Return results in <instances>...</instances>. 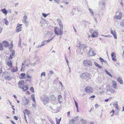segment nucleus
Wrapping results in <instances>:
<instances>
[{"mask_svg":"<svg viewBox=\"0 0 124 124\" xmlns=\"http://www.w3.org/2000/svg\"><path fill=\"white\" fill-rule=\"evenodd\" d=\"M63 30L59 28L58 27H55L54 28V32L55 33L58 35H60L59 38H62V36L63 33Z\"/></svg>","mask_w":124,"mask_h":124,"instance_id":"nucleus-1","label":"nucleus"},{"mask_svg":"<svg viewBox=\"0 0 124 124\" xmlns=\"http://www.w3.org/2000/svg\"><path fill=\"white\" fill-rule=\"evenodd\" d=\"M122 13L120 9H117L114 17V18L118 20L122 18Z\"/></svg>","mask_w":124,"mask_h":124,"instance_id":"nucleus-2","label":"nucleus"},{"mask_svg":"<svg viewBox=\"0 0 124 124\" xmlns=\"http://www.w3.org/2000/svg\"><path fill=\"white\" fill-rule=\"evenodd\" d=\"M80 77L82 79H88L90 78V74L87 72L84 73L81 75Z\"/></svg>","mask_w":124,"mask_h":124,"instance_id":"nucleus-3","label":"nucleus"},{"mask_svg":"<svg viewBox=\"0 0 124 124\" xmlns=\"http://www.w3.org/2000/svg\"><path fill=\"white\" fill-rule=\"evenodd\" d=\"M84 65L86 67L92 66L93 64L90 60H84L83 61Z\"/></svg>","mask_w":124,"mask_h":124,"instance_id":"nucleus-4","label":"nucleus"},{"mask_svg":"<svg viewBox=\"0 0 124 124\" xmlns=\"http://www.w3.org/2000/svg\"><path fill=\"white\" fill-rule=\"evenodd\" d=\"M5 75V78L8 80H10L11 79V78L10 77L11 75L7 71L5 72L4 73L3 75Z\"/></svg>","mask_w":124,"mask_h":124,"instance_id":"nucleus-5","label":"nucleus"},{"mask_svg":"<svg viewBox=\"0 0 124 124\" xmlns=\"http://www.w3.org/2000/svg\"><path fill=\"white\" fill-rule=\"evenodd\" d=\"M42 100L44 104L46 105L49 102V99L47 96H45L43 98Z\"/></svg>","mask_w":124,"mask_h":124,"instance_id":"nucleus-6","label":"nucleus"},{"mask_svg":"<svg viewBox=\"0 0 124 124\" xmlns=\"http://www.w3.org/2000/svg\"><path fill=\"white\" fill-rule=\"evenodd\" d=\"M85 92L88 93H91L93 92V90L92 88L90 87L87 86L85 89Z\"/></svg>","mask_w":124,"mask_h":124,"instance_id":"nucleus-7","label":"nucleus"},{"mask_svg":"<svg viewBox=\"0 0 124 124\" xmlns=\"http://www.w3.org/2000/svg\"><path fill=\"white\" fill-rule=\"evenodd\" d=\"M99 3V7L103 10V8H105V2L104 1H100Z\"/></svg>","mask_w":124,"mask_h":124,"instance_id":"nucleus-8","label":"nucleus"},{"mask_svg":"<svg viewBox=\"0 0 124 124\" xmlns=\"http://www.w3.org/2000/svg\"><path fill=\"white\" fill-rule=\"evenodd\" d=\"M18 84L19 87L22 88L24 86V81L23 80L20 81L18 82Z\"/></svg>","mask_w":124,"mask_h":124,"instance_id":"nucleus-9","label":"nucleus"},{"mask_svg":"<svg viewBox=\"0 0 124 124\" xmlns=\"http://www.w3.org/2000/svg\"><path fill=\"white\" fill-rule=\"evenodd\" d=\"M29 102V101L27 99L25 98V100H23L22 104L25 106H27L28 105Z\"/></svg>","mask_w":124,"mask_h":124,"instance_id":"nucleus-10","label":"nucleus"},{"mask_svg":"<svg viewBox=\"0 0 124 124\" xmlns=\"http://www.w3.org/2000/svg\"><path fill=\"white\" fill-rule=\"evenodd\" d=\"M22 25V24L18 23L17 24L16 28V31L17 32H19L22 30V28L21 26Z\"/></svg>","mask_w":124,"mask_h":124,"instance_id":"nucleus-11","label":"nucleus"},{"mask_svg":"<svg viewBox=\"0 0 124 124\" xmlns=\"http://www.w3.org/2000/svg\"><path fill=\"white\" fill-rule=\"evenodd\" d=\"M111 32L112 34L113 35L114 38L115 39H117V36L116 35V32L115 30H111Z\"/></svg>","mask_w":124,"mask_h":124,"instance_id":"nucleus-12","label":"nucleus"},{"mask_svg":"<svg viewBox=\"0 0 124 124\" xmlns=\"http://www.w3.org/2000/svg\"><path fill=\"white\" fill-rule=\"evenodd\" d=\"M98 35V32L97 31H94L93 33L92 34L91 37L94 38L97 37Z\"/></svg>","mask_w":124,"mask_h":124,"instance_id":"nucleus-13","label":"nucleus"},{"mask_svg":"<svg viewBox=\"0 0 124 124\" xmlns=\"http://www.w3.org/2000/svg\"><path fill=\"white\" fill-rule=\"evenodd\" d=\"M111 56L112 57V60L115 62H116V59L115 58L116 56L115 53L114 52H112L111 54Z\"/></svg>","mask_w":124,"mask_h":124,"instance_id":"nucleus-14","label":"nucleus"},{"mask_svg":"<svg viewBox=\"0 0 124 124\" xmlns=\"http://www.w3.org/2000/svg\"><path fill=\"white\" fill-rule=\"evenodd\" d=\"M54 72L52 70L49 71L48 73L49 79L52 76V75H54Z\"/></svg>","mask_w":124,"mask_h":124,"instance_id":"nucleus-15","label":"nucleus"},{"mask_svg":"<svg viewBox=\"0 0 124 124\" xmlns=\"http://www.w3.org/2000/svg\"><path fill=\"white\" fill-rule=\"evenodd\" d=\"M27 18V17L25 15V16L23 17V22L25 24H27L28 23V22L26 21Z\"/></svg>","mask_w":124,"mask_h":124,"instance_id":"nucleus-16","label":"nucleus"},{"mask_svg":"<svg viewBox=\"0 0 124 124\" xmlns=\"http://www.w3.org/2000/svg\"><path fill=\"white\" fill-rule=\"evenodd\" d=\"M26 77V75L24 73H21L19 76V78L20 79H23Z\"/></svg>","mask_w":124,"mask_h":124,"instance_id":"nucleus-17","label":"nucleus"},{"mask_svg":"<svg viewBox=\"0 0 124 124\" xmlns=\"http://www.w3.org/2000/svg\"><path fill=\"white\" fill-rule=\"evenodd\" d=\"M7 64L10 68H11L13 66L12 63L10 60L7 62Z\"/></svg>","mask_w":124,"mask_h":124,"instance_id":"nucleus-18","label":"nucleus"},{"mask_svg":"<svg viewBox=\"0 0 124 124\" xmlns=\"http://www.w3.org/2000/svg\"><path fill=\"white\" fill-rule=\"evenodd\" d=\"M18 70L17 67L15 66L12 69H11V72H15L17 71Z\"/></svg>","mask_w":124,"mask_h":124,"instance_id":"nucleus-19","label":"nucleus"},{"mask_svg":"<svg viewBox=\"0 0 124 124\" xmlns=\"http://www.w3.org/2000/svg\"><path fill=\"white\" fill-rule=\"evenodd\" d=\"M117 80L120 84H123V81L122 80V77H119L117 78Z\"/></svg>","mask_w":124,"mask_h":124,"instance_id":"nucleus-20","label":"nucleus"},{"mask_svg":"<svg viewBox=\"0 0 124 124\" xmlns=\"http://www.w3.org/2000/svg\"><path fill=\"white\" fill-rule=\"evenodd\" d=\"M2 43L4 45V46L5 47H8L9 46V44L8 42L6 41H3Z\"/></svg>","mask_w":124,"mask_h":124,"instance_id":"nucleus-21","label":"nucleus"},{"mask_svg":"<svg viewBox=\"0 0 124 124\" xmlns=\"http://www.w3.org/2000/svg\"><path fill=\"white\" fill-rule=\"evenodd\" d=\"M112 86L113 87L115 88L116 89L117 87V84L116 82L115 81H113L112 82Z\"/></svg>","mask_w":124,"mask_h":124,"instance_id":"nucleus-22","label":"nucleus"},{"mask_svg":"<svg viewBox=\"0 0 124 124\" xmlns=\"http://www.w3.org/2000/svg\"><path fill=\"white\" fill-rule=\"evenodd\" d=\"M88 54L91 56H94L95 55V53L93 51H92L91 50H89L88 52Z\"/></svg>","mask_w":124,"mask_h":124,"instance_id":"nucleus-23","label":"nucleus"},{"mask_svg":"<svg viewBox=\"0 0 124 124\" xmlns=\"http://www.w3.org/2000/svg\"><path fill=\"white\" fill-rule=\"evenodd\" d=\"M58 100L60 103L62 102V96L60 95H59L58 96Z\"/></svg>","mask_w":124,"mask_h":124,"instance_id":"nucleus-24","label":"nucleus"},{"mask_svg":"<svg viewBox=\"0 0 124 124\" xmlns=\"http://www.w3.org/2000/svg\"><path fill=\"white\" fill-rule=\"evenodd\" d=\"M1 10L5 15H6L8 12L5 8L2 9Z\"/></svg>","mask_w":124,"mask_h":124,"instance_id":"nucleus-25","label":"nucleus"},{"mask_svg":"<svg viewBox=\"0 0 124 124\" xmlns=\"http://www.w3.org/2000/svg\"><path fill=\"white\" fill-rule=\"evenodd\" d=\"M79 47L80 49H82L86 47V45L84 44H80L79 46Z\"/></svg>","mask_w":124,"mask_h":124,"instance_id":"nucleus-26","label":"nucleus"},{"mask_svg":"<svg viewBox=\"0 0 124 124\" xmlns=\"http://www.w3.org/2000/svg\"><path fill=\"white\" fill-rule=\"evenodd\" d=\"M15 51H12V54H11L10 56V59H12L13 58V56L14 54Z\"/></svg>","mask_w":124,"mask_h":124,"instance_id":"nucleus-27","label":"nucleus"},{"mask_svg":"<svg viewBox=\"0 0 124 124\" xmlns=\"http://www.w3.org/2000/svg\"><path fill=\"white\" fill-rule=\"evenodd\" d=\"M94 64L95 66L98 68L99 69H101L102 68L101 66H100L96 62H95L94 63Z\"/></svg>","mask_w":124,"mask_h":124,"instance_id":"nucleus-28","label":"nucleus"},{"mask_svg":"<svg viewBox=\"0 0 124 124\" xmlns=\"http://www.w3.org/2000/svg\"><path fill=\"white\" fill-rule=\"evenodd\" d=\"M22 89H23V91H25L28 90V87L27 86H24L22 87Z\"/></svg>","mask_w":124,"mask_h":124,"instance_id":"nucleus-29","label":"nucleus"},{"mask_svg":"<svg viewBox=\"0 0 124 124\" xmlns=\"http://www.w3.org/2000/svg\"><path fill=\"white\" fill-rule=\"evenodd\" d=\"M119 2L122 6L124 5V0H119Z\"/></svg>","mask_w":124,"mask_h":124,"instance_id":"nucleus-30","label":"nucleus"},{"mask_svg":"<svg viewBox=\"0 0 124 124\" xmlns=\"http://www.w3.org/2000/svg\"><path fill=\"white\" fill-rule=\"evenodd\" d=\"M23 111H24L25 114L27 115H29L30 114V111L27 109H25Z\"/></svg>","mask_w":124,"mask_h":124,"instance_id":"nucleus-31","label":"nucleus"},{"mask_svg":"<svg viewBox=\"0 0 124 124\" xmlns=\"http://www.w3.org/2000/svg\"><path fill=\"white\" fill-rule=\"evenodd\" d=\"M75 119H72L70 121V124H75Z\"/></svg>","mask_w":124,"mask_h":124,"instance_id":"nucleus-32","label":"nucleus"},{"mask_svg":"<svg viewBox=\"0 0 124 124\" xmlns=\"http://www.w3.org/2000/svg\"><path fill=\"white\" fill-rule=\"evenodd\" d=\"M20 38V40L19 41V42H18V47H20V48H21V47H22L21 43V39H20V38Z\"/></svg>","mask_w":124,"mask_h":124,"instance_id":"nucleus-33","label":"nucleus"},{"mask_svg":"<svg viewBox=\"0 0 124 124\" xmlns=\"http://www.w3.org/2000/svg\"><path fill=\"white\" fill-rule=\"evenodd\" d=\"M61 118H60V119H58L56 118V124H59L60 122L61 121Z\"/></svg>","mask_w":124,"mask_h":124,"instance_id":"nucleus-34","label":"nucleus"},{"mask_svg":"<svg viewBox=\"0 0 124 124\" xmlns=\"http://www.w3.org/2000/svg\"><path fill=\"white\" fill-rule=\"evenodd\" d=\"M120 25L124 27V20H122L121 22H120Z\"/></svg>","mask_w":124,"mask_h":124,"instance_id":"nucleus-35","label":"nucleus"},{"mask_svg":"<svg viewBox=\"0 0 124 124\" xmlns=\"http://www.w3.org/2000/svg\"><path fill=\"white\" fill-rule=\"evenodd\" d=\"M31 98L32 100L35 103H36L35 100L34 95L32 94L31 95Z\"/></svg>","mask_w":124,"mask_h":124,"instance_id":"nucleus-36","label":"nucleus"},{"mask_svg":"<svg viewBox=\"0 0 124 124\" xmlns=\"http://www.w3.org/2000/svg\"><path fill=\"white\" fill-rule=\"evenodd\" d=\"M4 20L5 22V24L7 25H8L9 23V22L6 19H4Z\"/></svg>","mask_w":124,"mask_h":124,"instance_id":"nucleus-37","label":"nucleus"},{"mask_svg":"<svg viewBox=\"0 0 124 124\" xmlns=\"http://www.w3.org/2000/svg\"><path fill=\"white\" fill-rule=\"evenodd\" d=\"M58 24L60 28V29L63 30V25L62 24L61 22L60 23H59Z\"/></svg>","mask_w":124,"mask_h":124,"instance_id":"nucleus-38","label":"nucleus"},{"mask_svg":"<svg viewBox=\"0 0 124 124\" xmlns=\"http://www.w3.org/2000/svg\"><path fill=\"white\" fill-rule=\"evenodd\" d=\"M89 10L90 12L92 14L91 16H93L94 14V13L93 12V11L92 9L91 8H89Z\"/></svg>","mask_w":124,"mask_h":124,"instance_id":"nucleus-39","label":"nucleus"},{"mask_svg":"<svg viewBox=\"0 0 124 124\" xmlns=\"http://www.w3.org/2000/svg\"><path fill=\"white\" fill-rule=\"evenodd\" d=\"M108 91V90L107 88L106 90H102V91L100 92V93L101 94H102L104 92H107Z\"/></svg>","mask_w":124,"mask_h":124,"instance_id":"nucleus-40","label":"nucleus"},{"mask_svg":"<svg viewBox=\"0 0 124 124\" xmlns=\"http://www.w3.org/2000/svg\"><path fill=\"white\" fill-rule=\"evenodd\" d=\"M42 14L43 16L44 17L46 18V17L47 16H48V15H49V14H46L44 13H42Z\"/></svg>","mask_w":124,"mask_h":124,"instance_id":"nucleus-41","label":"nucleus"},{"mask_svg":"<svg viewBox=\"0 0 124 124\" xmlns=\"http://www.w3.org/2000/svg\"><path fill=\"white\" fill-rule=\"evenodd\" d=\"M81 122L82 124H85L86 121L83 119H82L81 120Z\"/></svg>","mask_w":124,"mask_h":124,"instance_id":"nucleus-42","label":"nucleus"},{"mask_svg":"<svg viewBox=\"0 0 124 124\" xmlns=\"http://www.w3.org/2000/svg\"><path fill=\"white\" fill-rule=\"evenodd\" d=\"M3 49V46L2 44L0 43V50H2Z\"/></svg>","mask_w":124,"mask_h":124,"instance_id":"nucleus-43","label":"nucleus"},{"mask_svg":"<svg viewBox=\"0 0 124 124\" xmlns=\"http://www.w3.org/2000/svg\"><path fill=\"white\" fill-rule=\"evenodd\" d=\"M105 72L106 73V74L109 76H110L111 77H112V76L110 74V73H109L106 70Z\"/></svg>","mask_w":124,"mask_h":124,"instance_id":"nucleus-44","label":"nucleus"},{"mask_svg":"<svg viewBox=\"0 0 124 124\" xmlns=\"http://www.w3.org/2000/svg\"><path fill=\"white\" fill-rule=\"evenodd\" d=\"M46 76V73L45 72H43L42 73L41 75V77H42L43 76L45 77Z\"/></svg>","mask_w":124,"mask_h":124,"instance_id":"nucleus-45","label":"nucleus"},{"mask_svg":"<svg viewBox=\"0 0 124 124\" xmlns=\"http://www.w3.org/2000/svg\"><path fill=\"white\" fill-rule=\"evenodd\" d=\"M113 105L116 109L118 110V108L117 107V104H114Z\"/></svg>","mask_w":124,"mask_h":124,"instance_id":"nucleus-46","label":"nucleus"},{"mask_svg":"<svg viewBox=\"0 0 124 124\" xmlns=\"http://www.w3.org/2000/svg\"><path fill=\"white\" fill-rule=\"evenodd\" d=\"M54 1L58 4H59L60 3L59 2L60 0H54Z\"/></svg>","mask_w":124,"mask_h":124,"instance_id":"nucleus-47","label":"nucleus"},{"mask_svg":"<svg viewBox=\"0 0 124 124\" xmlns=\"http://www.w3.org/2000/svg\"><path fill=\"white\" fill-rule=\"evenodd\" d=\"M109 91L112 93H114L115 92V90L113 89H110Z\"/></svg>","mask_w":124,"mask_h":124,"instance_id":"nucleus-48","label":"nucleus"},{"mask_svg":"<svg viewBox=\"0 0 124 124\" xmlns=\"http://www.w3.org/2000/svg\"><path fill=\"white\" fill-rule=\"evenodd\" d=\"M32 106L34 108H36L37 106L36 104H32Z\"/></svg>","mask_w":124,"mask_h":124,"instance_id":"nucleus-49","label":"nucleus"},{"mask_svg":"<svg viewBox=\"0 0 124 124\" xmlns=\"http://www.w3.org/2000/svg\"><path fill=\"white\" fill-rule=\"evenodd\" d=\"M74 102H75V105L76 108H78V103L76 102V101H75V100H74Z\"/></svg>","mask_w":124,"mask_h":124,"instance_id":"nucleus-50","label":"nucleus"},{"mask_svg":"<svg viewBox=\"0 0 124 124\" xmlns=\"http://www.w3.org/2000/svg\"><path fill=\"white\" fill-rule=\"evenodd\" d=\"M101 35L102 36H104L105 37H108V38H110L111 37V36L110 35Z\"/></svg>","mask_w":124,"mask_h":124,"instance_id":"nucleus-51","label":"nucleus"},{"mask_svg":"<svg viewBox=\"0 0 124 124\" xmlns=\"http://www.w3.org/2000/svg\"><path fill=\"white\" fill-rule=\"evenodd\" d=\"M54 37H52L50 39H49L47 41V42H50L54 38Z\"/></svg>","mask_w":124,"mask_h":124,"instance_id":"nucleus-52","label":"nucleus"},{"mask_svg":"<svg viewBox=\"0 0 124 124\" xmlns=\"http://www.w3.org/2000/svg\"><path fill=\"white\" fill-rule=\"evenodd\" d=\"M30 90L32 92H34V89L33 87H31L30 88Z\"/></svg>","mask_w":124,"mask_h":124,"instance_id":"nucleus-53","label":"nucleus"},{"mask_svg":"<svg viewBox=\"0 0 124 124\" xmlns=\"http://www.w3.org/2000/svg\"><path fill=\"white\" fill-rule=\"evenodd\" d=\"M65 59L66 60V62H67V64L68 65V66H69V62L68 61V60L66 58V57H65Z\"/></svg>","mask_w":124,"mask_h":124,"instance_id":"nucleus-54","label":"nucleus"},{"mask_svg":"<svg viewBox=\"0 0 124 124\" xmlns=\"http://www.w3.org/2000/svg\"><path fill=\"white\" fill-rule=\"evenodd\" d=\"M100 105H98L97 104H96L95 105V108H97L99 107V106H100Z\"/></svg>","mask_w":124,"mask_h":124,"instance_id":"nucleus-55","label":"nucleus"},{"mask_svg":"<svg viewBox=\"0 0 124 124\" xmlns=\"http://www.w3.org/2000/svg\"><path fill=\"white\" fill-rule=\"evenodd\" d=\"M99 60L101 62H103L104 60L101 57H100L99 58Z\"/></svg>","mask_w":124,"mask_h":124,"instance_id":"nucleus-56","label":"nucleus"},{"mask_svg":"<svg viewBox=\"0 0 124 124\" xmlns=\"http://www.w3.org/2000/svg\"><path fill=\"white\" fill-rule=\"evenodd\" d=\"M23 113L24 114V119L25 120H26V116L25 115V112H24V111H23Z\"/></svg>","mask_w":124,"mask_h":124,"instance_id":"nucleus-57","label":"nucleus"},{"mask_svg":"<svg viewBox=\"0 0 124 124\" xmlns=\"http://www.w3.org/2000/svg\"><path fill=\"white\" fill-rule=\"evenodd\" d=\"M41 47L40 45H38L36 46V48H41Z\"/></svg>","mask_w":124,"mask_h":124,"instance_id":"nucleus-58","label":"nucleus"},{"mask_svg":"<svg viewBox=\"0 0 124 124\" xmlns=\"http://www.w3.org/2000/svg\"><path fill=\"white\" fill-rule=\"evenodd\" d=\"M52 98H53V99H52V100H55V99H56V98L54 96V95H52Z\"/></svg>","mask_w":124,"mask_h":124,"instance_id":"nucleus-59","label":"nucleus"},{"mask_svg":"<svg viewBox=\"0 0 124 124\" xmlns=\"http://www.w3.org/2000/svg\"><path fill=\"white\" fill-rule=\"evenodd\" d=\"M57 21H58V23H61V20L59 19H57Z\"/></svg>","mask_w":124,"mask_h":124,"instance_id":"nucleus-60","label":"nucleus"},{"mask_svg":"<svg viewBox=\"0 0 124 124\" xmlns=\"http://www.w3.org/2000/svg\"><path fill=\"white\" fill-rule=\"evenodd\" d=\"M95 97V96L94 95H93L92 96H91L89 98V99H90L91 98H94Z\"/></svg>","mask_w":124,"mask_h":124,"instance_id":"nucleus-61","label":"nucleus"},{"mask_svg":"<svg viewBox=\"0 0 124 124\" xmlns=\"http://www.w3.org/2000/svg\"><path fill=\"white\" fill-rule=\"evenodd\" d=\"M14 119H15L16 120H17V117L16 116H14Z\"/></svg>","mask_w":124,"mask_h":124,"instance_id":"nucleus-62","label":"nucleus"},{"mask_svg":"<svg viewBox=\"0 0 124 124\" xmlns=\"http://www.w3.org/2000/svg\"><path fill=\"white\" fill-rule=\"evenodd\" d=\"M45 44L44 43H42V44H41L40 46H41V47H42L43 46H44L45 45Z\"/></svg>","mask_w":124,"mask_h":124,"instance_id":"nucleus-63","label":"nucleus"},{"mask_svg":"<svg viewBox=\"0 0 124 124\" xmlns=\"http://www.w3.org/2000/svg\"><path fill=\"white\" fill-rule=\"evenodd\" d=\"M26 94H30V92L29 91H27L26 92Z\"/></svg>","mask_w":124,"mask_h":124,"instance_id":"nucleus-64","label":"nucleus"}]
</instances>
